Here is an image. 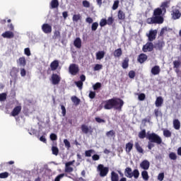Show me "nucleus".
<instances>
[{"label":"nucleus","instance_id":"nucleus-1","mask_svg":"<svg viewBox=\"0 0 181 181\" xmlns=\"http://www.w3.org/2000/svg\"><path fill=\"white\" fill-rule=\"evenodd\" d=\"M105 110H117V111H122L124 107V100L119 98H113L103 102Z\"/></svg>","mask_w":181,"mask_h":181},{"label":"nucleus","instance_id":"nucleus-2","mask_svg":"<svg viewBox=\"0 0 181 181\" xmlns=\"http://www.w3.org/2000/svg\"><path fill=\"white\" fill-rule=\"evenodd\" d=\"M147 139L150 141L147 146L148 149L150 151L152 148L155 147V144H156L157 145H160V144H162V138L156 133L148 134L147 135Z\"/></svg>","mask_w":181,"mask_h":181},{"label":"nucleus","instance_id":"nucleus-3","mask_svg":"<svg viewBox=\"0 0 181 181\" xmlns=\"http://www.w3.org/2000/svg\"><path fill=\"white\" fill-rule=\"evenodd\" d=\"M124 175L126 177H128L129 179H132V177L138 179V177H139V170L138 169H135L132 172V168L127 167L124 170Z\"/></svg>","mask_w":181,"mask_h":181},{"label":"nucleus","instance_id":"nucleus-4","mask_svg":"<svg viewBox=\"0 0 181 181\" xmlns=\"http://www.w3.org/2000/svg\"><path fill=\"white\" fill-rule=\"evenodd\" d=\"M163 17L162 16H153L146 19V23L148 25H162L163 23Z\"/></svg>","mask_w":181,"mask_h":181},{"label":"nucleus","instance_id":"nucleus-5","mask_svg":"<svg viewBox=\"0 0 181 181\" xmlns=\"http://www.w3.org/2000/svg\"><path fill=\"white\" fill-rule=\"evenodd\" d=\"M97 169L100 177H105L108 175V172H110V168L105 167L103 164H99Z\"/></svg>","mask_w":181,"mask_h":181},{"label":"nucleus","instance_id":"nucleus-6","mask_svg":"<svg viewBox=\"0 0 181 181\" xmlns=\"http://www.w3.org/2000/svg\"><path fill=\"white\" fill-rule=\"evenodd\" d=\"M146 36L148 37V42H153V40H156L158 30H150L148 33L146 34Z\"/></svg>","mask_w":181,"mask_h":181},{"label":"nucleus","instance_id":"nucleus-7","mask_svg":"<svg viewBox=\"0 0 181 181\" xmlns=\"http://www.w3.org/2000/svg\"><path fill=\"white\" fill-rule=\"evenodd\" d=\"M81 129L83 134H85L86 135H87V134L93 135V132H94V129L93 127L84 124L81 126Z\"/></svg>","mask_w":181,"mask_h":181},{"label":"nucleus","instance_id":"nucleus-8","mask_svg":"<svg viewBox=\"0 0 181 181\" xmlns=\"http://www.w3.org/2000/svg\"><path fill=\"white\" fill-rule=\"evenodd\" d=\"M153 49H155L153 42L151 41L147 42L146 45H144L142 47L144 53H146L148 52H153Z\"/></svg>","mask_w":181,"mask_h":181},{"label":"nucleus","instance_id":"nucleus-9","mask_svg":"<svg viewBox=\"0 0 181 181\" xmlns=\"http://www.w3.org/2000/svg\"><path fill=\"white\" fill-rule=\"evenodd\" d=\"M69 70L70 74H71L72 76H76L77 73H78V71H80V69H78V65L76 64H70Z\"/></svg>","mask_w":181,"mask_h":181},{"label":"nucleus","instance_id":"nucleus-10","mask_svg":"<svg viewBox=\"0 0 181 181\" xmlns=\"http://www.w3.org/2000/svg\"><path fill=\"white\" fill-rule=\"evenodd\" d=\"M62 81V77L59 76L57 74H52L51 76V81L54 86H57V84L60 83Z\"/></svg>","mask_w":181,"mask_h":181},{"label":"nucleus","instance_id":"nucleus-11","mask_svg":"<svg viewBox=\"0 0 181 181\" xmlns=\"http://www.w3.org/2000/svg\"><path fill=\"white\" fill-rule=\"evenodd\" d=\"M74 162H75L74 160H72V161H69V162L66 163V164H65L66 173H71V172H73V170H74L73 167H70V166H71V165H74Z\"/></svg>","mask_w":181,"mask_h":181},{"label":"nucleus","instance_id":"nucleus-12","mask_svg":"<svg viewBox=\"0 0 181 181\" xmlns=\"http://www.w3.org/2000/svg\"><path fill=\"white\" fill-rule=\"evenodd\" d=\"M164 46H165V41H163V40H158L154 45V49H156V50H159L160 52H162V50H163V47Z\"/></svg>","mask_w":181,"mask_h":181},{"label":"nucleus","instance_id":"nucleus-13","mask_svg":"<svg viewBox=\"0 0 181 181\" xmlns=\"http://www.w3.org/2000/svg\"><path fill=\"white\" fill-rule=\"evenodd\" d=\"M21 111H22V106L21 105H18V106H16L11 113V117H16L18 116L19 114H21Z\"/></svg>","mask_w":181,"mask_h":181},{"label":"nucleus","instance_id":"nucleus-14","mask_svg":"<svg viewBox=\"0 0 181 181\" xmlns=\"http://www.w3.org/2000/svg\"><path fill=\"white\" fill-rule=\"evenodd\" d=\"M2 37L4 39H13L15 34L12 31H6L1 34Z\"/></svg>","mask_w":181,"mask_h":181},{"label":"nucleus","instance_id":"nucleus-15","mask_svg":"<svg viewBox=\"0 0 181 181\" xmlns=\"http://www.w3.org/2000/svg\"><path fill=\"white\" fill-rule=\"evenodd\" d=\"M146 60H148V56L146 54L141 53L137 57V62L141 64L145 63Z\"/></svg>","mask_w":181,"mask_h":181},{"label":"nucleus","instance_id":"nucleus-16","mask_svg":"<svg viewBox=\"0 0 181 181\" xmlns=\"http://www.w3.org/2000/svg\"><path fill=\"white\" fill-rule=\"evenodd\" d=\"M42 30L44 33H50L52 32V25H49L48 23H44L42 25Z\"/></svg>","mask_w":181,"mask_h":181},{"label":"nucleus","instance_id":"nucleus-17","mask_svg":"<svg viewBox=\"0 0 181 181\" xmlns=\"http://www.w3.org/2000/svg\"><path fill=\"white\" fill-rule=\"evenodd\" d=\"M171 15H172L173 19L176 21V19H179L180 18L181 13L179 11V9H174L172 11Z\"/></svg>","mask_w":181,"mask_h":181},{"label":"nucleus","instance_id":"nucleus-18","mask_svg":"<svg viewBox=\"0 0 181 181\" xmlns=\"http://www.w3.org/2000/svg\"><path fill=\"white\" fill-rule=\"evenodd\" d=\"M59 60L57 59H55L52 62H51L50 68L52 71H54L57 70V69L59 68Z\"/></svg>","mask_w":181,"mask_h":181},{"label":"nucleus","instance_id":"nucleus-19","mask_svg":"<svg viewBox=\"0 0 181 181\" xmlns=\"http://www.w3.org/2000/svg\"><path fill=\"white\" fill-rule=\"evenodd\" d=\"M150 163L148 160H144L140 163V167L141 169H144V170H148L149 169Z\"/></svg>","mask_w":181,"mask_h":181},{"label":"nucleus","instance_id":"nucleus-20","mask_svg":"<svg viewBox=\"0 0 181 181\" xmlns=\"http://www.w3.org/2000/svg\"><path fill=\"white\" fill-rule=\"evenodd\" d=\"M170 5V0L164 1L161 4L160 8L163 12H164V13H166V8H169Z\"/></svg>","mask_w":181,"mask_h":181},{"label":"nucleus","instance_id":"nucleus-21","mask_svg":"<svg viewBox=\"0 0 181 181\" xmlns=\"http://www.w3.org/2000/svg\"><path fill=\"white\" fill-rule=\"evenodd\" d=\"M60 29H55L54 31V35L52 36V39L54 40H57V39H60V37H62V35L60 33Z\"/></svg>","mask_w":181,"mask_h":181},{"label":"nucleus","instance_id":"nucleus-22","mask_svg":"<svg viewBox=\"0 0 181 181\" xmlns=\"http://www.w3.org/2000/svg\"><path fill=\"white\" fill-rule=\"evenodd\" d=\"M159 73H160V68L159 67V66H154L151 69V74L153 76H157V74H159Z\"/></svg>","mask_w":181,"mask_h":181},{"label":"nucleus","instance_id":"nucleus-23","mask_svg":"<svg viewBox=\"0 0 181 181\" xmlns=\"http://www.w3.org/2000/svg\"><path fill=\"white\" fill-rule=\"evenodd\" d=\"M134 148V143L132 141H130L127 144H126V152L127 153H129L131 152V151H132Z\"/></svg>","mask_w":181,"mask_h":181},{"label":"nucleus","instance_id":"nucleus-24","mask_svg":"<svg viewBox=\"0 0 181 181\" xmlns=\"http://www.w3.org/2000/svg\"><path fill=\"white\" fill-rule=\"evenodd\" d=\"M74 46L76 47L77 49L81 48V39L80 37H76L75 40L74 41Z\"/></svg>","mask_w":181,"mask_h":181},{"label":"nucleus","instance_id":"nucleus-25","mask_svg":"<svg viewBox=\"0 0 181 181\" xmlns=\"http://www.w3.org/2000/svg\"><path fill=\"white\" fill-rule=\"evenodd\" d=\"M162 104H163V98H162V96H159L156 100V107H162Z\"/></svg>","mask_w":181,"mask_h":181},{"label":"nucleus","instance_id":"nucleus-26","mask_svg":"<svg viewBox=\"0 0 181 181\" xmlns=\"http://www.w3.org/2000/svg\"><path fill=\"white\" fill-rule=\"evenodd\" d=\"M163 11L160 8L154 9L153 16H162Z\"/></svg>","mask_w":181,"mask_h":181},{"label":"nucleus","instance_id":"nucleus-27","mask_svg":"<svg viewBox=\"0 0 181 181\" xmlns=\"http://www.w3.org/2000/svg\"><path fill=\"white\" fill-rule=\"evenodd\" d=\"M134 147L139 153H144V148L141 146L139 142H135Z\"/></svg>","mask_w":181,"mask_h":181},{"label":"nucleus","instance_id":"nucleus-28","mask_svg":"<svg viewBox=\"0 0 181 181\" xmlns=\"http://www.w3.org/2000/svg\"><path fill=\"white\" fill-rule=\"evenodd\" d=\"M17 62L18 63V64H20V66H22L23 67H25L26 66V59L25 58V57H20Z\"/></svg>","mask_w":181,"mask_h":181},{"label":"nucleus","instance_id":"nucleus-29","mask_svg":"<svg viewBox=\"0 0 181 181\" xmlns=\"http://www.w3.org/2000/svg\"><path fill=\"white\" fill-rule=\"evenodd\" d=\"M105 56V52L104 51H99L96 53L97 60H101L102 59H104Z\"/></svg>","mask_w":181,"mask_h":181},{"label":"nucleus","instance_id":"nucleus-30","mask_svg":"<svg viewBox=\"0 0 181 181\" xmlns=\"http://www.w3.org/2000/svg\"><path fill=\"white\" fill-rule=\"evenodd\" d=\"M129 66V59L128 57H126L122 62V69H128Z\"/></svg>","mask_w":181,"mask_h":181},{"label":"nucleus","instance_id":"nucleus-31","mask_svg":"<svg viewBox=\"0 0 181 181\" xmlns=\"http://www.w3.org/2000/svg\"><path fill=\"white\" fill-rule=\"evenodd\" d=\"M173 127L177 130L180 129V121L179 119H175L173 122Z\"/></svg>","mask_w":181,"mask_h":181},{"label":"nucleus","instance_id":"nucleus-32","mask_svg":"<svg viewBox=\"0 0 181 181\" xmlns=\"http://www.w3.org/2000/svg\"><path fill=\"white\" fill-rule=\"evenodd\" d=\"M111 180L112 181H119V175L117 173L112 171L111 173Z\"/></svg>","mask_w":181,"mask_h":181},{"label":"nucleus","instance_id":"nucleus-33","mask_svg":"<svg viewBox=\"0 0 181 181\" xmlns=\"http://www.w3.org/2000/svg\"><path fill=\"white\" fill-rule=\"evenodd\" d=\"M117 18L119 21H125V13L122 10H119L117 13Z\"/></svg>","mask_w":181,"mask_h":181},{"label":"nucleus","instance_id":"nucleus-34","mask_svg":"<svg viewBox=\"0 0 181 181\" xmlns=\"http://www.w3.org/2000/svg\"><path fill=\"white\" fill-rule=\"evenodd\" d=\"M113 54L115 57H121L122 56V49L121 48L115 49Z\"/></svg>","mask_w":181,"mask_h":181},{"label":"nucleus","instance_id":"nucleus-35","mask_svg":"<svg viewBox=\"0 0 181 181\" xmlns=\"http://www.w3.org/2000/svg\"><path fill=\"white\" fill-rule=\"evenodd\" d=\"M50 5H51L52 9H55V8H59V1L52 0Z\"/></svg>","mask_w":181,"mask_h":181},{"label":"nucleus","instance_id":"nucleus-36","mask_svg":"<svg viewBox=\"0 0 181 181\" xmlns=\"http://www.w3.org/2000/svg\"><path fill=\"white\" fill-rule=\"evenodd\" d=\"M139 138L140 139H145V138H146V130L143 129L139 132Z\"/></svg>","mask_w":181,"mask_h":181},{"label":"nucleus","instance_id":"nucleus-37","mask_svg":"<svg viewBox=\"0 0 181 181\" xmlns=\"http://www.w3.org/2000/svg\"><path fill=\"white\" fill-rule=\"evenodd\" d=\"M71 100L72 101V103H74V104H75V105H78L81 103V100L78 98H77V96H72L71 98Z\"/></svg>","mask_w":181,"mask_h":181},{"label":"nucleus","instance_id":"nucleus-38","mask_svg":"<svg viewBox=\"0 0 181 181\" xmlns=\"http://www.w3.org/2000/svg\"><path fill=\"white\" fill-rule=\"evenodd\" d=\"M141 176L144 180H149V175H148V171L144 170L141 172Z\"/></svg>","mask_w":181,"mask_h":181},{"label":"nucleus","instance_id":"nucleus-39","mask_svg":"<svg viewBox=\"0 0 181 181\" xmlns=\"http://www.w3.org/2000/svg\"><path fill=\"white\" fill-rule=\"evenodd\" d=\"M163 135L165 136V138H170V136H172V132L168 129H164Z\"/></svg>","mask_w":181,"mask_h":181},{"label":"nucleus","instance_id":"nucleus-40","mask_svg":"<svg viewBox=\"0 0 181 181\" xmlns=\"http://www.w3.org/2000/svg\"><path fill=\"white\" fill-rule=\"evenodd\" d=\"M52 155H55V156H57V155H59V148H57V146H53L52 147Z\"/></svg>","mask_w":181,"mask_h":181},{"label":"nucleus","instance_id":"nucleus-41","mask_svg":"<svg viewBox=\"0 0 181 181\" xmlns=\"http://www.w3.org/2000/svg\"><path fill=\"white\" fill-rule=\"evenodd\" d=\"M81 19V16L80 14H74L72 17V21L74 22H78Z\"/></svg>","mask_w":181,"mask_h":181},{"label":"nucleus","instance_id":"nucleus-42","mask_svg":"<svg viewBox=\"0 0 181 181\" xmlns=\"http://www.w3.org/2000/svg\"><path fill=\"white\" fill-rule=\"evenodd\" d=\"M107 21V25H108V26H111L112 25V24L114 23V17L111 16V17H108Z\"/></svg>","mask_w":181,"mask_h":181},{"label":"nucleus","instance_id":"nucleus-43","mask_svg":"<svg viewBox=\"0 0 181 181\" xmlns=\"http://www.w3.org/2000/svg\"><path fill=\"white\" fill-rule=\"evenodd\" d=\"M165 32H168V27H164V28H161V30L159 33V36L160 37H163Z\"/></svg>","mask_w":181,"mask_h":181},{"label":"nucleus","instance_id":"nucleus-44","mask_svg":"<svg viewBox=\"0 0 181 181\" xmlns=\"http://www.w3.org/2000/svg\"><path fill=\"white\" fill-rule=\"evenodd\" d=\"M169 158L170 159H171V160H176L177 159V156L176 155V153L171 152L169 154Z\"/></svg>","mask_w":181,"mask_h":181},{"label":"nucleus","instance_id":"nucleus-45","mask_svg":"<svg viewBox=\"0 0 181 181\" xmlns=\"http://www.w3.org/2000/svg\"><path fill=\"white\" fill-rule=\"evenodd\" d=\"M97 29H98V23L97 22L93 23L91 25V30H93V32H95Z\"/></svg>","mask_w":181,"mask_h":181},{"label":"nucleus","instance_id":"nucleus-46","mask_svg":"<svg viewBox=\"0 0 181 181\" xmlns=\"http://www.w3.org/2000/svg\"><path fill=\"white\" fill-rule=\"evenodd\" d=\"M154 114H155V117H156V118H158V117H162V112H160V110H159V109H155Z\"/></svg>","mask_w":181,"mask_h":181},{"label":"nucleus","instance_id":"nucleus-47","mask_svg":"<svg viewBox=\"0 0 181 181\" xmlns=\"http://www.w3.org/2000/svg\"><path fill=\"white\" fill-rule=\"evenodd\" d=\"M181 62L180 61H174L173 62V69H179L180 67Z\"/></svg>","mask_w":181,"mask_h":181},{"label":"nucleus","instance_id":"nucleus-48","mask_svg":"<svg viewBox=\"0 0 181 181\" xmlns=\"http://www.w3.org/2000/svg\"><path fill=\"white\" fill-rule=\"evenodd\" d=\"M64 144L65 147L67 149H69L70 148H71V145L70 144V141H69V140H67L66 139H64Z\"/></svg>","mask_w":181,"mask_h":181},{"label":"nucleus","instance_id":"nucleus-49","mask_svg":"<svg viewBox=\"0 0 181 181\" xmlns=\"http://www.w3.org/2000/svg\"><path fill=\"white\" fill-rule=\"evenodd\" d=\"M9 176V173L8 172H4L0 173V179H6Z\"/></svg>","mask_w":181,"mask_h":181},{"label":"nucleus","instance_id":"nucleus-50","mask_svg":"<svg viewBox=\"0 0 181 181\" xmlns=\"http://www.w3.org/2000/svg\"><path fill=\"white\" fill-rule=\"evenodd\" d=\"M119 5V1H118V0L115 1L113 6H112L113 11L118 9Z\"/></svg>","mask_w":181,"mask_h":181},{"label":"nucleus","instance_id":"nucleus-51","mask_svg":"<svg viewBox=\"0 0 181 181\" xmlns=\"http://www.w3.org/2000/svg\"><path fill=\"white\" fill-rule=\"evenodd\" d=\"M107 24V19L105 18H102L100 20V26H101V28H104V26H105Z\"/></svg>","mask_w":181,"mask_h":181},{"label":"nucleus","instance_id":"nucleus-52","mask_svg":"<svg viewBox=\"0 0 181 181\" xmlns=\"http://www.w3.org/2000/svg\"><path fill=\"white\" fill-rule=\"evenodd\" d=\"M93 152H94V150H93V149L86 151L85 156H86L87 158L91 157V153H93Z\"/></svg>","mask_w":181,"mask_h":181},{"label":"nucleus","instance_id":"nucleus-53","mask_svg":"<svg viewBox=\"0 0 181 181\" xmlns=\"http://www.w3.org/2000/svg\"><path fill=\"white\" fill-rule=\"evenodd\" d=\"M7 95L6 93H0V101H5L6 100Z\"/></svg>","mask_w":181,"mask_h":181},{"label":"nucleus","instance_id":"nucleus-54","mask_svg":"<svg viewBox=\"0 0 181 181\" xmlns=\"http://www.w3.org/2000/svg\"><path fill=\"white\" fill-rule=\"evenodd\" d=\"M106 136H115V132L114 130H110L106 133Z\"/></svg>","mask_w":181,"mask_h":181},{"label":"nucleus","instance_id":"nucleus-55","mask_svg":"<svg viewBox=\"0 0 181 181\" xmlns=\"http://www.w3.org/2000/svg\"><path fill=\"white\" fill-rule=\"evenodd\" d=\"M16 73H18V69L15 67L12 68L11 72H10V75L11 76V77H13V76H16Z\"/></svg>","mask_w":181,"mask_h":181},{"label":"nucleus","instance_id":"nucleus-56","mask_svg":"<svg viewBox=\"0 0 181 181\" xmlns=\"http://www.w3.org/2000/svg\"><path fill=\"white\" fill-rule=\"evenodd\" d=\"M101 69H103V65L97 64L95 65L93 70L94 71H98V70H101Z\"/></svg>","mask_w":181,"mask_h":181},{"label":"nucleus","instance_id":"nucleus-57","mask_svg":"<svg viewBox=\"0 0 181 181\" xmlns=\"http://www.w3.org/2000/svg\"><path fill=\"white\" fill-rule=\"evenodd\" d=\"M75 84L77 87L79 88L80 90L83 89V82L81 81H78L75 82Z\"/></svg>","mask_w":181,"mask_h":181},{"label":"nucleus","instance_id":"nucleus-58","mask_svg":"<svg viewBox=\"0 0 181 181\" xmlns=\"http://www.w3.org/2000/svg\"><path fill=\"white\" fill-rule=\"evenodd\" d=\"M165 179V173H160L158 175V180L163 181Z\"/></svg>","mask_w":181,"mask_h":181},{"label":"nucleus","instance_id":"nucleus-59","mask_svg":"<svg viewBox=\"0 0 181 181\" xmlns=\"http://www.w3.org/2000/svg\"><path fill=\"white\" fill-rule=\"evenodd\" d=\"M93 90H98V88H101V83L98 82L95 85L93 86Z\"/></svg>","mask_w":181,"mask_h":181},{"label":"nucleus","instance_id":"nucleus-60","mask_svg":"<svg viewBox=\"0 0 181 181\" xmlns=\"http://www.w3.org/2000/svg\"><path fill=\"white\" fill-rule=\"evenodd\" d=\"M82 4L84 8H90V2L88 1L85 0L82 2Z\"/></svg>","mask_w":181,"mask_h":181},{"label":"nucleus","instance_id":"nucleus-61","mask_svg":"<svg viewBox=\"0 0 181 181\" xmlns=\"http://www.w3.org/2000/svg\"><path fill=\"white\" fill-rule=\"evenodd\" d=\"M88 96L91 100L95 98V91H90Z\"/></svg>","mask_w":181,"mask_h":181},{"label":"nucleus","instance_id":"nucleus-62","mask_svg":"<svg viewBox=\"0 0 181 181\" xmlns=\"http://www.w3.org/2000/svg\"><path fill=\"white\" fill-rule=\"evenodd\" d=\"M49 138H50L51 141H57V135H56V134L52 133L50 134Z\"/></svg>","mask_w":181,"mask_h":181},{"label":"nucleus","instance_id":"nucleus-63","mask_svg":"<svg viewBox=\"0 0 181 181\" xmlns=\"http://www.w3.org/2000/svg\"><path fill=\"white\" fill-rule=\"evenodd\" d=\"M95 119L96 122H98V124L105 123V120L104 119H101L100 117H95Z\"/></svg>","mask_w":181,"mask_h":181},{"label":"nucleus","instance_id":"nucleus-64","mask_svg":"<svg viewBox=\"0 0 181 181\" xmlns=\"http://www.w3.org/2000/svg\"><path fill=\"white\" fill-rule=\"evenodd\" d=\"M129 78H135V71H130L129 72Z\"/></svg>","mask_w":181,"mask_h":181}]
</instances>
